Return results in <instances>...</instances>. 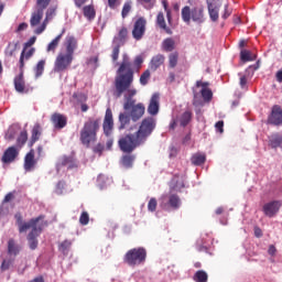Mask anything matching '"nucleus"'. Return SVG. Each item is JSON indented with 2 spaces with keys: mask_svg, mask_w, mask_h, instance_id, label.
I'll return each instance as SVG.
<instances>
[{
  "mask_svg": "<svg viewBox=\"0 0 282 282\" xmlns=\"http://www.w3.org/2000/svg\"><path fill=\"white\" fill-rule=\"evenodd\" d=\"M133 85V69L129 59H124L121 67L117 69V76L115 78V98L124 99L123 109L130 111V118L133 122H138L144 116L145 107L144 104H137L134 96L138 95V89L131 87Z\"/></svg>",
  "mask_w": 282,
  "mask_h": 282,
  "instance_id": "1",
  "label": "nucleus"
},
{
  "mask_svg": "<svg viewBox=\"0 0 282 282\" xmlns=\"http://www.w3.org/2000/svg\"><path fill=\"white\" fill-rule=\"evenodd\" d=\"M155 130V119L148 117L142 120L135 133H128L118 141V147L122 153H133L138 147L144 144L151 133Z\"/></svg>",
  "mask_w": 282,
  "mask_h": 282,
  "instance_id": "2",
  "label": "nucleus"
},
{
  "mask_svg": "<svg viewBox=\"0 0 282 282\" xmlns=\"http://www.w3.org/2000/svg\"><path fill=\"white\" fill-rule=\"evenodd\" d=\"M100 118L89 117L87 121H85L84 127L79 133V140L84 147L89 148L91 142H96L98 140V131H100Z\"/></svg>",
  "mask_w": 282,
  "mask_h": 282,
  "instance_id": "3",
  "label": "nucleus"
},
{
  "mask_svg": "<svg viewBox=\"0 0 282 282\" xmlns=\"http://www.w3.org/2000/svg\"><path fill=\"white\" fill-rule=\"evenodd\" d=\"M147 262V249L144 247H138L130 249L123 256V263L130 268H135L137 265H144Z\"/></svg>",
  "mask_w": 282,
  "mask_h": 282,
  "instance_id": "4",
  "label": "nucleus"
},
{
  "mask_svg": "<svg viewBox=\"0 0 282 282\" xmlns=\"http://www.w3.org/2000/svg\"><path fill=\"white\" fill-rule=\"evenodd\" d=\"M127 39H129V29L127 26H121L118 31L117 36L112 40V53L111 58L113 63H117L120 57V48L127 43Z\"/></svg>",
  "mask_w": 282,
  "mask_h": 282,
  "instance_id": "5",
  "label": "nucleus"
},
{
  "mask_svg": "<svg viewBox=\"0 0 282 282\" xmlns=\"http://www.w3.org/2000/svg\"><path fill=\"white\" fill-rule=\"evenodd\" d=\"M181 17L184 23H204V7H195L191 9V7L185 6L181 11Z\"/></svg>",
  "mask_w": 282,
  "mask_h": 282,
  "instance_id": "6",
  "label": "nucleus"
},
{
  "mask_svg": "<svg viewBox=\"0 0 282 282\" xmlns=\"http://www.w3.org/2000/svg\"><path fill=\"white\" fill-rule=\"evenodd\" d=\"M72 63H74V55L69 53H58L55 58L53 72L55 74H63V72H67L72 67Z\"/></svg>",
  "mask_w": 282,
  "mask_h": 282,
  "instance_id": "7",
  "label": "nucleus"
},
{
  "mask_svg": "<svg viewBox=\"0 0 282 282\" xmlns=\"http://www.w3.org/2000/svg\"><path fill=\"white\" fill-rule=\"evenodd\" d=\"M160 206L163 210H177L182 206L180 196L171 189L169 194H164L160 198Z\"/></svg>",
  "mask_w": 282,
  "mask_h": 282,
  "instance_id": "8",
  "label": "nucleus"
},
{
  "mask_svg": "<svg viewBox=\"0 0 282 282\" xmlns=\"http://www.w3.org/2000/svg\"><path fill=\"white\" fill-rule=\"evenodd\" d=\"M45 226H47V221L41 223L39 228L32 229L26 236L30 250H36L39 248V236L43 232Z\"/></svg>",
  "mask_w": 282,
  "mask_h": 282,
  "instance_id": "9",
  "label": "nucleus"
},
{
  "mask_svg": "<svg viewBox=\"0 0 282 282\" xmlns=\"http://www.w3.org/2000/svg\"><path fill=\"white\" fill-rule=\"evenodd\" d=\"M145 33H147V19L143 17H140L134 21L133 29H132V37L135 41H142V39H144Z\"/></svg>",
  "mask_w": 282,
  "mask_h": 282,
  "instance_id": "10",
  "label": "nucleus"
},
{
  "mask_svg": "<svg viewBox=\"0 0 282 282\" xmlns=\"http://www.w3.org/2000/svg\"><path fill=\"white\" fill-rule=\"evenodd\" d=\"M20 73L13 79L14 89L18 94H30V86L25 85V69L19 68Z\"/></svg>",
  "mask_w": 282,
  "mask_h": 282,
  "instance_id": "11",
  "label": "nucleus"
},
{
  "mask_svg": "<svg viewBox=\"0 0 282 282\" xmlns=\"http://www.w3.org/2000/svg\"><path fill=\"white\" fill-rule=\"evenodd\" d=\"M102 130L106 138H111V134L113 133V112L111 111V108L106 109Z\"/></svg>",
  "mask_w": 282,
  "mask_h": 282,
  "instance_id": "12",
  "label": "nucleus"
},
{
  "mask_svg": "<svg viewBox=\"0 0 282 282\" xmlns=\"http://www.w3.org/2000/svg\"><path fill=\"white\" fill-rule=\"evenodd\" d=\"M43 221H47V220H45V215H40L36 218L30 219L28 223H22L18 227V230L20 234L28 232V230H30V228H32V230H34V228H39V226H41V224H43Z\"/></svg>",
  "mask_w": 282,
  "mask_h": 282,
  "instance_id": "13",
  "label": "nucleus"
},
{
  "mask_svg": "<svg viewBox=\"0 0 282 282\" xmlns=\"http://www.w3.org/2000/svg\"><path fill=\"white\" fill-rule=\"evenodd\" d=\"M34 155V149H31L24 156L23 169L26 173H32V171L36 169V164H39V161Z\"/></svg>",
  "mask_w": 282,
  "mask_h": 282,
  "instance_id": "14",
  "label": "nucleus"
},
{
  "mask_svg": "<svg viewBox=\"0 0 282 282\" xmlns=\"http://www.w3.org/2000/svg\"><path fill=\"white\" fill-rule=\"evenodd\" d=\"M56 10H57V7H50L46 10L45 19L42 22V24L37 29H35L34 34H43V32H45L47 28V23H50V21H52V19L56 17Z\"/></svg>",
  "mask_w": 282,
  "mask_h": 282,
  "instance_id": "15",
  "label": "nucleus"
},
{
  "mask_svg": "<svg viewBox=\"0 0 282 282\" xmlns=\"http://www.w3.org/2000/svg\"><path fill=\"white\" fill-rule=\"evenodd\" d=\"M281 200H273L263 205L262 210L267 217H274L281 209Z\"/></svg>",
  "mask_w": 282,
  "mask_h": 282,
  "instance_id": "16",
  "label": "nucleus"
},
{
  "mask_svg": "<svg viewBox=\"0 0 282 282\" xmlns=\"http://www.w3.org/2000/svg\"><path fill=\"white\" fill-rule=\"evenodd\" d=\"M128 61L131 65V69L133 72V75L135 74V72H140V68L142 67V64L144 63V59L142 58V56L138 55L133 62H131V58H129V55L127 54H123L122 55V61L121 63L119 64V68L122 67V63H124V61Z\"/></svg>",
  "mask_w": 282,
  "mask_h": 282,
  "instance_id": "17",
  "label": "nucleus"
},
{
  "mask_svg": "<svg viewBox=\"0 0 282 282\" xmlns=\"http://www.w3.org/2000/svg\"><path fill=\"white\" fill-rule=\"evenodd\" d=\"M17 158H19V150H17V147H9L4 151L1 162H3V164H12Z\"/></svg>",
  "mask_w": 282,
  "mask_h": 282,
  "instance_id": "18",
  "label": "nucleus"
},
{
  "mask_svg": "<svg viewBox=\"0 0 282 282\" xmlns=\"http://www.w3.org/2000/svg\"><path fill=\"white\" fill-rule=\"evenodd\" d=\"M35 52H36V48L34 47H31V48L23 47L20 54L19 69H25V61H30V58L34 56Z\"/></svg>",
  "mask_w": 282,
  "mask_h": 282,
  "instance_id": "19",
  "label": "nucleus"
},
{
  "mask_svg": "<svg viewBox=\"0 0 282 282\" xmlns=\"http://www.w3.org/2000/svg\"><path fill=\"white\" fill-rule=\"evenodd\" d=\"M148 113L150 116H158L160 113V94L155 93L152 95L148 106Z\"/></svg>",
  "mask_w": 282,
  "mask_h": 282,
  "instance_id": "20",
  "label": "nucleus"
},
{
  "mask_svg": "<svg viewBox=\"0 0 282 282\" xmlns=\"http://www.w3.org/2000/svg\"><path fill=\"white\" fill-rule=\"evenodd\" d=\"M51 122L55 129H65L67 127V117L55 112L51 116Z\"/></svg>",
  "mask_w": 282,
  "mask_h": 282,
  "instance_id": "21",
  "label": "nucleus"
},
{
  "mask_svg": "<svg viewBox=\"0 0 282 282\" xmlns=\"http://www.w3.org/2000/svg\"><path fill=\"white\" fill-rule=\"evenodd\" d=\"M269 124H282V109L281 107H273L271 115L268 118Z\"/></svg>",
  "mask_w": 282,
  "mask_h": 282,
  "instance_id": "22",
  "label": "nucleus"
},
{
  "mask_svg": "<svg viewBox=\"0 0 282 282\" xmlns=\"http://www.w3.org/2000/svg\"><path fill=\"white\" fill-rule=\"evenodd\" d=\"M43 131V128H41V123H35L33 126V129L31 131V139L29 141V147L32 148L39 140L41 139V133Z\"/></svg>",
  "mask_w": 282,
  "mask_h": 282,
  "instance_id": "23",
  "label": "nucleus"
},
{
  "mask_svg": "<svg viewBox=\"0 0 282 282\" xmlns=\"http://www.w3.org/2000/svg\"><path fill=\"white\" fill-rule=\"evenodd\" d=\"M65 47H66V54H70V56H74V52H76V48L78 47V41L74 35L66 36L65 40Z\"/></svg>",
  "mask_w": 282,
  "mask_h": 282,
  "instance_id": "24",
  "label": "nucleus"
},
{
  "mask_svg": "<svg viewBox=\"0 0 282 282\" xmlns=\"http://www.w3.org/2000/svg\"><path fill=\"white\" fill-rule=\"evenodd\" d=\"M166 57L162 54L153 56L150 62V69H152V72H156L158 69H160V67H162V65H164Z\"/></svg>",
  "mask_w": 282,
  "mask_h": 282,
  "instance_id": "25",
  "label": "nucleus"
},
{
  "mask_svg": "<svg viewBox=\"0 0 282 282\" xmlns=\"http://www.w3.org/2000/svg\"><path fill=\"white\" fill-rule=\"evenodd\" d=\"M45 14V12H43L42 10H35L32 14H31V19H30V25L31 28H36V25L41 24V21H43V15Z\"/></svg>",
  "mask_w": 282,
  "mask_h": 282,
  "instance_id": "26",
  "label": "nucleus"
},
{
  "mask_svg": "<svg viewBox=\"0 0 282 282\" xmlns=\"http://www.w3.org/2000/svg\"><path fill=\"white\" fill-rule=\"evenodd\" d=\"M131 124V115L129 112L119 113V131L127 129Z\"/></svg>",
  "mask_w": 282,
  "mask_h": 282,
  "instance_id": "27",
  "label": "nucleus"
},
{
  "mask_svg": "<svg viewBox=\"0 0 282 282\" xmlns=\"http://www.w3.org/2000/svg\"><path fill=\"white\" fill-rule=\"evenodd\" d=\"M156 25H159L160 30H164L166 34H173V30L166 25V20L164 19L163 12L158 13Z\"/></svg>",
  "mask_w": 282,
  "mask_h": 282,
  "instance_id": "28",
  "label": "nucleus"
},
{
  "mask_svg": "<svg viewBox=\"0 0 282 282\" xmlns=\"http://www.w3.org/2000/svg\"><path fill=\"white\" fill-rule=\"evenodd\" d=\"M21 252V246L17 243L14 238L9 239L8 241V254L11 257H17Z\"/></svg>",
  "mask_w": 282,
  "mask_h": 282,
  "instance_id": "29",
  "label": "nucleus"
},
{
  "mask_svg": "<svg viewBox=\"0 0 282 282\" xmlns=\"http://www.w3.org/2000/svg\"><path fill=\"white\" fill-rule=\"evenodd\" d=\"M182 188H184V177L175 175L171 182V191H176V193H180Z\"/></svg>",
  "mask_w": 282,
  "mask_h": 282,
  "instance_id": "30",
  "label": "nucleus"
},
{
  "mask_svg": "<svg viewBox=\"0 0 282 282\" xmlns=\"http://www.w3.org/2000/svg\"><path fill=\"white\" fill-rule=\"evenodd\" d=\"M47 64V61L45 59H40L36 65L33 67L34 72V78H41L43 74L45 73V65Z\"/></svg>",
  "mask_w": 282,
  "mask_h": 282,
  "instance_id": "31",
  "label": "nucleus"
},
{
  "mask_svg": "<svg viewBox=\"0 0 282 282\" xmlns=\"http://www.w3.org/2000/svg\"><path fill=\"white\" fill-rule=\"evenodd\" d=\"M191 162L194 166H202V164H206V153L197 152L193 154Z\"/></svg>",
  "mask_w": 282,
  "mask_h": 282,
  "instance_id": "32",
  "label": "nucleus"
},
{
  "mask_svg": "<svg viewBox=\"0 0 282 282\" xmlns=\"http://www.w3.org/2000/svg\"><path fill=\"white\" fill-rule=\"evenodd\" d=\"M207 8L212 21H219V7L213 4L210 1H207Z\"/></svg>",
  "mask_w": 282,
  "mask_h": 282,
  "instance_id": "33",
  "label": "nucleus"
},
{
  "mask_svg": "<svg viewBox=\"0 0 282 282\" xmlns=\"http://www.w3.org/2000/svg\"><path fill=\"white\" fill-rule=\"evenodd\" d=\"M177 63H180V53L172 52L167 57L169 69H175V67H177Z\"/></svg>",
  "mask_w": 282,
  "mask_h": 282,
  "instance_id": "34",
  "label": "nucleus"
},
{
  "mask_svg": "<svg viewBox=\"0 0 282 282\" xmlns=\"http://www.w3.org/2000/svg\"><path fill=\"white\" fill-rule=\"evenodd\" d=\"M161 47L163 52H173L175 50V40L173 37L163 40Z\"/></svg>",
  "mask_w": 282,
  "mask_h": 282,
  "instance_id": "35",
  "label": "nucleus"
},
{
  "mask_svg": "<svg viewBox=\"0 0 282 282\" xmlns=\"http://www.w3.org/2000/svg\"><path fill=\"white\" fill-rule=\"evenodd\" d=\"M63 34H65V30H63L62 33L58 34V35L47 45L46 52H56V47H58V43H61V40L63 39Z\"/></svg>",
  "mask_w": 282,
  "mask_h": 282,
  "instance_id": "36",
  "label": "nucleus"
},
{
  "mask_svg": "<svg viewBox=\"0 0 282 282\" xmlns=\"http://www.w3.org/2000/svg\"><path fill=\"white\" fill-rule=\"evenodd\" d=\"M134 160H135V156L131 154H126L121 158L120 164L123 165L124 169H131V166H133Z\"/></svg>",
  "mask_w": 282,
  "mask_h": 282,
  "instance_id": "37",
  "label": "nucleus"
},
{
  "mask_svg": "<svg viewBox=\"0 0 282 282\" xmlns=\"http://www.w3.org/2000/svg\"><path fill=\"white\" fill-rule=\"evenodd\" d=\"M269 144L272 149H279L282 144V135L281 134H272L269 139Z\"/></svg>",
  "mask_w": 282,
  "mask_h": 282,
  "instance_id": "38",
  "label": "nucleus"
},
{
  "mask_svg": "<svg viewBox=\"0 0 282 282\" xmlns=\"http://www.w3.org/2000/svg\"><path fill=\"white\" fill-rule=\"evenodd\" d=\"M192 119H193V112L187 110L181 115L178 122L181 127H187L188 122H191Z\"/></svg>",
  "mask_w": 282,
  "mask_h": 282,
  "instance_id": "39",
  "label": "nucleus"
},
{
  "mask_svg": "<svg viewBox=\"0 0 282 282\" xmlns=\"http://www.w3.org/2000/svg\"><path fill=\"white\" fill-rule=\"evenodd\" d=\"M17 47H19V42H9L4 50V56L12 57L17 52Z\"/></svg>",
  "mask_w": 282,
  "mask_h": 282,
  "instance_id": "40",
  "label": "nucleus"
},
{
  "mask_svg": "<svg viewBox=\"0 0 282 282\" xmlns=\"http://www.w3.org/2000/svg\"><path fill=\"white\" fill-rule=\"evenodd\" d=\"M193 281L195 282H208V273L204 270H198L195 272L193 276Z\"/></svg>",
  "mask_w": 282,
  "mask_h": 282,
  "instance_id": "41",
  "label": "nucleus"
},
{
  "mask_svg": "<svg viewBox=\"0 0 282 282\" xmlns=\"http://www.w3.org/2000/svg\"><path fill=\"white\" fill-rule=\"evenodd\" d=\"M72 249V240H64L59 243L58 250L62 254H69V250Z\"/></svg>",
  "mask_w": 282,
  "mask_h": 282,
  "instance_id": "42",
  "label": "nucleus"
},
{
  "mask_svg": "<svg viewBox=\"0 0 282 282\" xmlns=\"http://www.w3.org/2000/svg\"><path fill=\"white\" fill-rule=\"evenodd\" d=\"M256 58H257V55H252V53L248 50H242L240 52V59L243 63H249L250 61H256Z\"/></svg>",
  "mask_w": 282,
  "mask_h": 282,
  "instance_id": "43",
  "label": "nucleus"
},
{
  "mask_svg": "<svg viewBox=\"0 0 282 282\" xmlns=\"http://www.w3.org/2000/svg\"><path fill=\"white\" fill-rule=\"evenodd\" d=\"M84 17L91 21V19H96V9H94V6H86L84 7Z\"/></svg>",
  "mask_w": 282,
  "mask_h": 282,
  "instance_id": "44",
  "label": "nucleus"
},
{
  "mask_svg": "<svg viewBox=\"0 0 282 282\" xmlns=\"http://www.w3.org/2000/svg\"><path fill=\"white\" fill-rule=\"evenodd\" d=\"M25 142H28V130H23L18 139H17V147L19 149H22L25 145Z\"/></svg>",
  "mask_w": 282,
  "mask_h": 282,
  "instance_id": "45",
  "label": "nucleus"
},
{
  "mask_svg": "<svg viewBox=\"0 0 282 282\" xmlns=\"http://www.w3.org/2000/svg\"><path fill=\"white\" fill-rule=\"evenodd\" d=\"M132 8H133V2L126 1L123 3L122 10H121L122 19H127V17H129V14L131 13Z\"/></svg>",
  "mask_w": 282,
  "mask_h": 282,
  "instance_id": "46",
  "label": "nucleus"
},
{
  "mask_svg": "<svg viewBox=\"0 0 282 282\" xmlns=\"http://www.w3.org/2000/svg\"><path fill=\"white\" fill-rule=\"evenodd\" d=\"M200 95L205 102H210V100H213V90L210 88L200 89Z\"/></svg>",
  "mask_w": 282,
  "mask_h": 282,
  "instance_id": "47",
  "label": "nucleus"
},
{
  "mask_svg": "<svg viewBox=\"0 0 282 282\" xmlns=\"http://www.w3.org/2000/svg\"><path fill=\"white\" fill-rule=\"evenodd\" d=\"M162 6L164 8V11L166 12L167 22L171 25L173 23V15L171 14V9H169V1L162 0Z\"/></svg>",
  "mask_w": 282,
  "mask_h": 282,
  "instance_id": "48",
  "label": "nucleus"
},
{
  "mask_svg": "<svg viewBox=\"0 0 282 282\" xmlns=\"http://www.w3.org/2000/svg\"><path fill=\"white\" fill-rule=\"evenodd\" d=\"M51 2L52 0H37L36 10H42V12H45L47 6H50Z\"/></svg>",
  "mask_w": 282,
  "mask_h": 282,
  "instance_id": "49",
  "label": "nucleus"
},
{
  "mask_svg": "<svg viewBox=\"0 0 282 282\" xmlns=\"http://www.w3.org/2000/svg\"><path fill=\"white\" fill-rule=\"evenodd\" d=\"M151 78V70L147 69L144 73L140 76V84L141 85H149V79Z\"/></svg>",
  "mask_w": 282,
  "mask_h": 282,
  "instance_id": "50",
  "label": "nucleus"
},
{
  "mask_svg": "<svg viewBox=\"0 0 282 282\" xmlns=\"http://www.w3.org/2000/svg\"><path fill=\"white\" fill-rule=\"evenodd\" d=\"M138 2L144 6L145 10H152L155 7V0H138Z\"/></svg>",
  "mask_w": 282,
  "mask_h": 282,
  "instance_id": "51",
  "label": "nucleus"
},
{
  "mask_svg": "<svg viewBox=\"0 0 282 282\" xmlns=\"http://www.w3.org/2000/svg\"><path fill=\"white\" fill-rule=\"evenodd\" d=\"M79 224L82 226H87L89 224V214L87 212H83L79 217Z\"/></svg>",
  "mask_w": 282,
  "mask_h": 282,
  "instance_id": "52",
  "label": "nucleus"
},
{
  "mask_svg": "<svg viewBox=\"0 0 282 282\" xmlns=\"http://www.w3.org/2000/svg\"><path fill=\"white\" fill-rule=\"evenodd\" d=\"M156 208H158V199L151 198L148 203V210H150V213H155Z\"/></svg>",
  "mask_w": 282,
  "mask_h": 282,
  "instance_id": "53",
  "label": "nucleus"
},
{
  "mask_svg": "<svg viewBox=\"0 0 282 282\" xmlns=\"http://www.w3.org/2000/svg\"><path fill=\"white\" fill-rule=\"evenodd\" d=\"M12 267V260H3L1 265H0V270L1 272H6L7 270H10V268Z\"/></svg>",
  "mask_w": 282,
  "mask_h": 282,
  "instance_id": "54",
  "label": "nucleus"
},
{
  "mask_svg": "<svg viewBox=\"0 0 282 282\" xmlns=\"http://www.w3.org/2000/svg\"><path fill=\"white\" fill-rule=\"evenodd\" d=\"M17 135V129H14V127L10 128L7 133H6V140H14Z\"/></svg>",
  "mask_w": 282,
  "mask_h": 282,
  "instance_id": "55",
  "label": "nucleus"
},
{
  "mask_svg": "<svg viewBox=\"0 0 282 282\" xmlns=\"http://www.w3.org/2000/svg\"><path fill=\"white\" fill-rule=\"evenodd\" d=\"M196 87H202V89H209L208 87H210V83L197 80Z\"/></svg>",
  "mask_w": 282,
  "mask_h": 282,
  "instance_id": "56",
  "label": "nucleus"
},
{
  "mask_svg": "<svg viewBox=\"0 0 282 282\" xmlns=\"http://www.w3.org/2000/svg\"><path fill=\"white\" fill-rule=\"evenodd\" d=\"M34 43H36V36L30 37V40L24 43L23 47L30 48L32 45H34Z\"/></svg>",
  "mask_w": 282,
  "mask_h": 282,
  "instance_id": "57",
  "label": "nucleus"
},
{
  "mask_svg": "<svg viewBox=\"0 0 282 282\" xmlns=\"http://www.w3.org/2000/svg\"><path fill=\"white\" fill-rule=\"evenodd\" d=\"M14 219L18 227L23 224V216L21 215V213H17L14 215Z\"/></svg>",
  "mask_w": 282,
  "mask_h": 282,
  "instance_id": "58",
  "label": "nucleus"
},
{
  "mask_svg": "<svg viewBox=\"0 0 282 282\" xmlns=\"http://www.w3.org/2000/svg\"><path fill=\"white\" fill-rule=\"evenodd\" d=\"M88 63H89V65H93L95 69H97V67H98V56L90 57Z\"/></svg>",
  "mask_w": 282,
  "mask_h": 282,
  "instance_id": "59",
  "label": "nucleus"
},
{
  "mask_svg": "<svg viewBox=\"0 0 282 282\" xmlns=\"http://www.w3.org/2000/svg\"><path fill=\"white\" fill-rule=\"evenodd\" d=\"M67 164H72V158L70 156H63L62 158V166H67Z\"/></svg>",
  "mask_w": 282,
  "mask_h": 282,
  "instance_id": "60",
  "label": "nucleus"
},
{
  "mask_svg": "<svg viewBox=\"0 0 282 282\" xmlns=\"http://www.w3.org/2000/svg\"><path fill=\"white\" fill-rule=\"evenodd\" d=\"M216 131H219L221 133L224 131V121H218L215 124Z\"/></svg>",
  "mask_w": 282,
  "mask_h": 282,
  "instance_id": "61",
  "label": "nucleus"
},
{
  "mask_svg": "<svg viewBox=\"0 0 282 282\" xmlns=\"http://www.w3.org/2000/svg\"><path fill=\"white\" fill-rule=\"evenodd\" d=\"M23 30H28V23L25 22L20 23L15 32H23Z\"/></svg>",
  "mask_w": 282,
  "mask_h": 282,
  "instance_id": "62",
  "label": "nucleus"
},
{
  "mask_svg": "<svg viewBox=\"0 0 282 282\" xmlns=\"http://www.w3.org/2000/svg\"><path fill=\"white\" fill-rule=\"evenodd\" d=\"M232 14V11L228 9V4L225 6V13L223 14V19H228Z\"/></svg>",
  "mask_w": 282,
  "mask_h": 282,
  "instance_id": "63",
  "label": "nucleus"
},
{
  "mask_svg": "<svg viewBox=\"0 0 282 282\" xmlns=\"http://www.w3.org/2000/svg\"><path fill=\"white\" fill-rule=\"evenodd\" d=\"M169 83H175V73L170 72L167 77Z\"/></svg>",
  "mask_w": 282,
  "mask_h": 282,
  "instance_id": "64",
  "label": "nucleus"
}]
</instances>
